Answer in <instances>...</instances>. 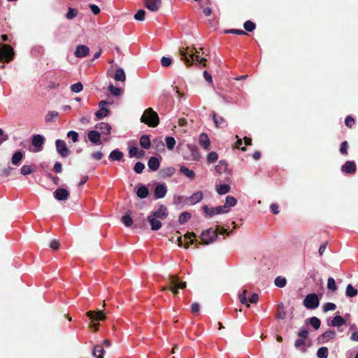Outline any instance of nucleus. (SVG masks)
Returning a JSON list of instances; mask_svg holds the SVG:
<instances>
[{"mask_svg": "<svg viewBox=\"0 0 358 358\" xmlns=\"http://www.w3.org/2000/svg\"><path fill=\"white\" fill-rule=\"evenodd\" d=\"M121 221L126 227H131L134 223V220L131 215V211L127 212L125 215L122 217Z\"/></svg>", "mask_w": 358, "mask_h": 358, "instance_id": "nucleus-26", "label": "nucleus"}, {"mask_svg": "<svg viewBox=\"0 0 358 358\" xmlns=\"http://www.w3.org/2000/svg\"><path fill=\"white\" fill-rule=\"evenodd\" d=\"M335 336L336 331L334 330H328L321 335L320 339H321L322 342H324L334 338Z\"/></svg>", "mask_w": 358, "mask_h": 358, "instance_id": "nucleus-32", "label": "nucleus"}, {"mask_svg": "<svg viewBox=\"0 0 358 358\" xmlns=\"http://www.w3.org/2000/svg\"><path fill=\"white\" fill-rule=\"evenodd\" d=\"M345 324V320L340 315H336L331 320V325L333 327H341Z\"/></svg>", "mask_w": 358, "mask_h": 358, "instance_id": "nucleus-36", "label": "nucleus"}, {"mask_svg": "<svg viewBox=\"0 0 358 358\" xmlns=\"http://www.w3.org/2000/svg\"><path fill=\"white\" fill-rule=\"evenodd\" d=\"M218 159V155L215 152H211L207 155V162L208 164L215 163Z\"/></svg>", "mask_w": 358, "mask_h": 358, "instance_id": "nucleus-50", "label": "nucleus"}, {"mask_svg": "<svg viewBox=\"0 0 358 358\" xmlns=\"http://www.w3.org/2000/svg\"><path fill=\"white\" fill-rule=\"evenodd\" d=\"M203 198V194L201 191H198L194 193L192 196L186 199V203L188 205H194L201 201Z\"/></svg>", "mask_w": 358, "mask_h": 358, "instance_id": "nucleus-12", "label": "nucleus"}, {"mask_svg": "<svg viewBox=\"0 0 358 358\" xmlns=\"http://www.w3.org/2000/svg\"><path fill=\"white\" fill-rule=\"evenodd\" d=\"M358 291L352 285L349 284L346 287V295L348 297H354L357 295Z\"/></svg>", "mask_w": 358, "mask_h": 358, "instance_id": "nucleus-40", "label": "nucleus"}, {"mask_svg": "<svg viewBox=\"0 0 358 358\" xmlns=\"http://www.w3.org/2000/svg\"><path fill=\"white\" fill-rule=\"evenodd\" d=\"M86 315L91 320V322L89 324V327L93 329L94 331H97L99 330V323H93L94 321H104L106 319V317L103 312L101 310H94V311H87L86 313Z\"/></svg>", "mask_w": 358, "mask_h": 358, "instance_id": "nucleus-3", "label": "nucleus"}, {"mask_svg": "<svg viewBox=\"0 0 358 358\" xmlns=\"http://www.w3.org/2000/svg\"><path fill=\"white\" fill-rule=\"evenodd\" d=\"M145 169V164L141 162H138L135 164L134 171L136 173H141Z\"/></svg>", "mask_w": 358, "mask_h": 358, "instance_id": "nucleus-56", "label": "nucleus"}, {"mask_svg": "<svg viewBox=\"0 0 358 358\" xmlns=\"http://www.w3.org/2000/svg\"><path fill=\"white\" fill-rule=\"evenodd\" d=\"M123 152L119 150L118 149H115L113 150L109 155V159L113 161H121L123 158Z\"/></svg>", "mask_w": 358, "mask_h": 358, "instance_id": "nucleus-25", "label": "nucleus"}, {"mask_svg": "<svg viewBox=\"0 0 358 358\" xmlns=\"http://www.w3.org/2000/svg\"><path fill=\"white\" fill-rule=\"evenodd\" d=\"M188 147L190 150L192 159L195 161H199L200 159V153L199 149L194 145H189Z\"/></svg>", "mask_w": 358, "mask_h": 358, "instance_id": "nucleus-37", "label": "nucleus"}, {"mask_svg": "<svg viewBox=\"0 0 358 358\" xmlns=\"http://www.w3.org/2000/svg\"><path fill=\"white\" fill-rule=\"evenodd\" d=\"M306 343L305 340L302 338H298L295 341L294 346L298 349H301L303 351H305L304 347H305Z\"/></svg>", "mask_w": 358, "mask_h": 358, "instance_id": "nucleus-59", "label": "nucleus"}, {"mask_svg": "<svg viewBox=\"0 0 358 358\" xmlns=\"http://www.w3.org/2000/svg\"><path fill=\"white\" fill-rule=\"evenodd\" d=\"M191 217V214L188 212H183L179 216L178 222L180 224H183L187 222Z\"/></svg>", "mask_w": 358, "mask_h": 358, "instance_id": "nucleus-46", "label": "nucleus"}, {"mask_svg": "<svg viewBox=\"0 0 358 358\" xmlns=\"http://www.w3.org/2000/svg\"><path fill=\"white\" fill-rule=\"evenodd\" d=\"M327 288L329 290L335 292L338 289V287L336 285V282L333 278H329L327 280Z\"/></svg>", "mask_w": 358, "mask_h": 358, "instance_id": "nucleus-54", "label": "nucleus"}, {"mask_svg": "<svg viewBox=\"0 0 358 358\" xmlns=\"http://www.w3.org/2000/svg\"><path fill=\"white\" fill-rule=\"evenodd\" d=\"M202 210L207 217H210L215 215L226 213L229 211V208L227 206L208 208V206L205 205L202 206Z\"/></svg>", "mask_w": 358, "mask_h": 358, "instance_id": "nucleus-6", "label": "nucleus"}, {"mask_svg": "<svg viewBox=\"0 0 358 358\" xmlns=\"http://www.w3.org/2000/svg\"><path fill=\"white\" fill-rule=\"evenodd\" d=\"M219 229V226L216 227V229H213L210 228L202 231L200 238L201 241L199 243V244H205L208 245L213 242H214L217 238V230Z\"/></svg>", "mask_w": 358, "mask_h": 358, "instance_id": "nucleus-5", "label": "nucleus"}, {"mask_svg": "<svg viewBox=\"0 0 358 358\" xmlns=\"http://www.w3.org/2000/svg\"><path fill=\"white\" fill-rule=\"evenodd\" d=\"M200 145L205 150H210V141L206 134L202 133L199 138Z\"/></svg>", "mask_w": 358, "mask_h": 358, "instance_id": "nucleus-17", "label": "nucleus"}, {"mask_svg": "<svg viewBox=\"0 0 358 358\" xmlns=\"http://www.w3.org/2000/svg\"><path fill=\"white\" fill-rule=\"evenodd\" d=\"M180 171L181 173H182L185 176H186L187 178H189L191 180H194L195 178V173L189 169L185 166H181L180 168Z\"/></svg>", "mask_w": 358, "mask_h": 358, "instance_id": "nucleus-33", "label": "nucleus"}, {"mask_svg": "<svg viewBox=\"0 0 358 358\" xmlns=\"http://www.w3.org/2000/svg\"><path fill=\"white\" fill-rule=\"evenodd\" d=\"M180 278L177 275H170L167 278L169 285H175L179 289H185L187 286L186 282H180Z\"/></svg>", "mask_w": 358, "mask_h": 358, "instance_id": "nucleus-10", "label": "nucleus"}, {"mask_svg": "<svg viewBox=\"0 0 358 358\" xmlns=\"http://www.w3.org/2000/svg\"><path fill=\"white\" fill-rule=\"evenodd\" d=\"M178 287H177L175 285H169L168 284V286H166V287H163L162 288V292H164V291H166V290H169L172 292V294L173 295H177L178 294Z\"/></svg>", "mask_w": 358, "mask_h": 358, "instance_id": "nucleus-53", "label": "nucleus"}, {"mask_svg": "<svg viewBox=\"0 0 358 358\" xmlns=\"http://www.w3.org/2000/svg\"><path fill=\"white\" fill-rule=\"evenodd\" d=\"M88 138L90 142L94 144L100 143L101 136L100 133L97 131L92 130L88 132Z\"/></svg>", "mask_w": 358, "mask_h": 358, "instance_id": "nucleus-20", "label": "nucleus"}, {"mask_svg": "<svg viewBox=\"0 0 358 358\" xmlns=\"http://www.w3.org/2000/svg\"><path fill=\"white\" fill-rule=\"evenodd\" d=\"M226 34H235L237 35H247L248 34L242 29H230L224 31Z\"/></svg>", "mask_w": 358, "mask_h": 358, "instance_id": "nucleus-57", "label": "nucleus"}, {"mask_svg": "<svg viewBox=\"0 0 358 358\" xmlns=\"http://www.w3.org/2000/svg\"><path fill=\"white\" fill-rule=\"evenodd\" d=\"M243 27L247 31L251 32L256 28V24L251 20H247L244 22Z\"/></svg>", "mask_w": 358, "mask_h": 358, "instance_id": "nucleus-47", "label": "nucleus"}, {"mask_svg": "<svg viewBox=\"0 0 358 358\" xmlns=\"http://www.w3.org/2000/svg\"><path fill=\"white\" fill-rule=\"evenodd\" d=\"M114 79L116 81L124 82L126 80V75L124 70L122 68H119L116 70Z\"/></svg>", "mask_w": 358, "mask_h": 358, "instance_id": "nucleus-30", "label": "nucleus"}, {"mask_svg": "<svg viewBox=\"0 0 358 358\" xmlns=\"http://www.w3.org/2000/svg\"><path fill=\"white\" fill-rule=\"evenodd\" d=\"M83 89V84L80 82L75 83L71 86V91L76 93L81 92Z\"/></svg>", "mask_w": 358, "mask_h": 358, "instance_id": "nucleus-60", "label": "nucleus"}, {"mask_svg": "<svg viewBox=\"0 0 358 358\" xmlns=\"http://www.w3.org/2000/svg\"><path fill=\"white\" fill-rule=\"evenodd\" d=\"M108 90H109L110 94L115 96H120L122 92V90L121 88L114 87L113 85H110L108 87Z\"/></svg>", "mask_w": 358, "mask_h": 358, "instance_id": "nucleus-51", "label": "nucleus"}, {"mask_svg": "<svg viewBox=\"0 0 358 358\" xmlns=\"http://www.w3.org/2000/svg\"><path fill=\"white\" fill-rule=\"evenodd\" d=\"M113 103L112 101H110L109 100L107 101H101L99 102V106L100 108L96 112H109V109L105 107V106L111 105Z\"/></svg>", "mask_w": 358, "mask_h": 358, "instance_id": "nucleus-44", "label": "nucleus"}, {"mask_svg": "<svg viewBox=\"0 0 358 358\" xmlns=\"http://www.w3.org/2000/svg\"><path fill=\"white\" fill-rule=\"evenodd\" d=\"M336 306L334 303H327L323 306V310L324 312H327L329 310H334L336 309Z\"/></svg>", "mask_w": 358, "mask_h": 358, "instance_id": "nucleus-63", "label": "nucleus"}, {"mask_svg": "<svg viewBox=\"0 0 358 358\" xmlns=\"http://www.w3.org/2000/svg\"><path fill=\"white\" fill-rule=\"evenodd\" d=\"M230 186L227 184L220 185L216 189L219 194H225L230 191Z\"/></svg>", "mask_w": 358, "mask_h": 358, "instance_id": "nucleus-39", "label": "nucleus"}, {"mask_svg": "<svg viewBox=\"0 0 358 358\" xmlns=\"http://www.w3.org/2000/svg\"><path fill=\"white\" fill-rule=\"evenodd\" d=\"M67 136L71 138L73 143H76L78 141V134L74 131H70L67 134Z\"/></svg>", "mask_w": 358, "mask_h": 358, "instance_id": "nucleus-62", "label": "nucleus"}, {"mask_svg": "<svg viewBox=\"0 0 358 358\" xmlns=\"http://www.w3.org/2000/svg\"><path fill=\"white\" fill-rule=\"evenodd\" d=\"M104 350L101 345H96L92 352L96 358H103Z\"/></svg>", "mask_w": 358, "mask_h": 358, "instance_id": "nucleus-29", "label": "nucleus"}, {"mask_svg": "<svg viewBox=\"0 0 358 358\" xmlns=\"http://www.w3.org/2000/svg\"><path fill=\"white\" fill-rule=\"evenodd\" d=\"M45 138L42 135L36 134L33 136L31 143L36 148H41L44 143Z\"/></svg>", "mask_w": 358, "mask_h": 358, "instance_id": "nucleus-22", "label": "nucleus"}, {"mask_svg": "<svg viewBox=\"0 0 358 358\" xmlns=\"http://www.w3.org/2000/svg\"><path fill=\"white\" fill-rule=\"evenodd\" d=\"M175 173H176V169H175L174 167H172V166L167 167V168H165V169H162L160 171V173L162 175V177L164 178L171 177Z\"/></svg>", "mask_w": 358, "mask_h": 358, "instance_id": "nucleus-28", "label": "nucleus"}, {"mask_svg": "<svg viewBox=\"0 0 358 358\" xmlns=\"http://www.w3.org/2000/svg\"><path fill=\"white\" fill-rule=\"evenodd\" d=\"M236 203H237V200L234 196H227L226 197L224 206H227L228 208L232 207V206H234L236 204Z\"/></svg>", "mask_w": 358, "mask_h": 358, "instance_id": "nucleus-52", "label": "nucleus"}, {"mask_svg": "<svg viewBox=\"0 0 358 358\" xmlns=\"http://www.w3.org/2000/svg\"><path fill=\"white\" fill-rule=\"evenodd\" d=\"M303 303L308 309H315L318 307L320 300L316 294H309L303 299Z\"/></svg>", "mask_w": 358, "mask_h": 358, "instance_id": "nucleus-8", "label": "nucleus"}, {"mask_svg": "<svg viewBox=\"0 0 358 358\" xmlns=\"http://www.w3.org/2000/svg\"><path fill=\"white\" fill-rule=\"evenodd\" d=\"M348 144L346 141H343L340 148V152L342 155H348Z\"/></svg>", "mask_w": 358, "mask_h": 358, "instance_id": "nucleus-64", "label": "nucleus"}, {"mask_svg": "<svg viewBox=\"0 0 358 358\" xmlns=\"http://www.w3.org/2000/svg\"><path fill=\"white\" fill-rule=\"evenodd\" d=\"M310 324L315 329H318L320 327L321 322L319 318L313 316L310 318Z\"/></svg>", "mask_w": 358, "mask_h": 358, "instance_id": "nucleus-48", "label": "nucleus"}, {"mask_svg": "<svg viewBox=\"0 0 358 358\" xmlns=\"http://www.w3.org/2000/svg\"><path fill=\"white\" fill-rule=\"evenodd\" d=\"M15 51L8 44L0 43V62L9 63L15 58Z\"/></svg>", "mask_w": 358, "mask_h": 358, "instance_id": "nucleus-4", "label": "nucleus"}, {"mask_svg": "<svg viewBox=\"0 0 358 358\" xmlns=\"http://www.w3.org/2000/svg\"><path fill=\"white\" fill-rule=\"evenodd\" d=\"M140 145L144 149H149L150 148V139L148 135H143L140 138Z\"/></svg>", "mask_w": 358, "mask_h": 358, "instance_id": "nucleus-31", "label": "nucleus"}, {"mask_svg": "<svg viewBox=\"0 0 358 358\" xmlns=\"http://www.w3.org/2000/svg\"><path fill=\"white\" fill-rule=\"evenodd\" d=\"M148 194V188L144 185H141L137 190V196L141 199L146 198Z\"/></svg>", "mask_w": 358, "mask_h": 358, "instance_id": "nucleus-35", "label": "nucleus"}, {"mask_svg": "<svg viewBox=\"0 0 358 358\" xmlns=\"http://www.w3.org/2000/svg\"><path fill=\"white\" fill-rule=\"evenodd\" d=\"M215 171L218 173H224L227 169V164L224 160H220L215 166Z\"/></svg>", "mask_w": 358, "mask_h": 358, "instance_id": "nucleus-34", "label": "nucleus"}, {"mask_svg": "<svg viewBox=\"0 0 358 358\" xmlns=\"http://www.w3.org/2000/svg\"><path fill=\"white\" fill-rule=\"evenodd\" d=\"M212 118L216 127L223 128L227 126L226 120L217 113H213Z\"/></svg>", "mask_w": 358, "mask_h": 358, "instance_id": "nucleus-19", "label": "nucleus"}, {"mask_svg": "<svg viewBox=\"0 0 358 358\" xmlns=\"http://www.w3.org/2000/svg\"><path fill=\"white\" fill-rule=\"evenodd\" d=\"M55 145L57 151L62 157H66L69 155L70 151L65 141L58 139L56 141Z\"/></svg>", "mask_w": 358, "mask_h": 358, "instance_id": "nucleus-9", "label": "nucleus"}, {"mask_svg": "<svg viewBox=\"0 0 358 358\" xmlns=\"http://www.w3.org/2000/svg\"><path fill=\"white\" fill-rule=\"evenodd\" d=\"M141 122L151 127H157L159 123L157 113H143Z\"/></svg>", "mask_w": 358, "mask_h": 358, "instance_id": "nucleus-7", "label": "nucleus"}, {"mask_svg": "<svg viewBox=\"0 0 358 358\" xmlns=\"http://www.w3.org/2000/svg\"><path fill=\"white\" fill-rule=\"evenodd\" d=\"M172 63V60L170 57H163L161 59V64L163 67H168Z\"/></svg>", "mask_w": 358, "mask_h": 358, "instance_id": "nucleus-61", "label": "nucleus"}, {"mask_svg": "<svg viewBox=\"0 0 358 358\" xmlns=\"http://www.w3.org/2000/svg\"><path fill=\"white\" fill-rule=\"evenodd\" d=\"M161 4V0H145V7L152 12L157 11L160 8Z\"/></svg>", "mask_w": 358, "mask_h": 358, "instance_id": "nucleus-14", "label": "nucleus"}, {"mask_svg": "<svg viewBox=\"0 0 358 358\" xmlns=\"http://www.w3.org/2000/svg\"><path fill=\"white\" fill-rule=\"evenodd\" d=\"M95 128L99 130L103 134H110L111 131V127L107 122H100L96 124Z\"/></svg>", "mask_w": 358, "mask_h": 358, "instance_id": "nucleus-18", "label": "nucleus"}, {"mask_svg": "<svg viewBox=\"0 0 358 358\" xmlns=\"http://www.w3.org/2000/svg\"><path fill=\"white\" fill-rule=\"evenodd\" d=\"M274 283H275V286H277V287H278L280 288H282V287H285L286 283H287V280L284 277L278 276L275 279Z\"/></svg>", "mask_w": 358, "mask_h": 358, "instance_id": "nucleus-42", "label": "nucleus"}, {"mask_svg": "<svg viewBox=\"0 0 358 358\" xmlns=\"http://www.w3.org/2000/svg\"><path fill=\"white\" fill-rule=\"evenodd\" d=\"M160 163L159 159L155 157H151L148 162V166L149 169L152 171H157L159 167Z\"/></svg>", "mask_w": 358, "mask_h": 358, "instance_id": "nucleus-23", "label": "nucleus"}, {"mask_svg": "<svg viewBox=\"0 0 358 358\" xmlns=\"http://www.w3.org/2000/svg\"><path fill=\"white\" fill-rule=\"evenodd\" d=\"M23 156V153L21 151H16L11 158L12 164L15 166H19Z\"/></svg>", "mask_w": 358, "mask_h": 358, "instance_id": "nucleus-27", "label": "nucleus"}, {"mask_svg": "<svg viewBox=\"0 0 358 358\" xmlns=\"http://www.w3.org/2000/svg\"><path fill=\"white\" fill-rule=\"evenodd\" d=\"M53 194L55 198L58 201H66L70 195L69 192L64 188L57 189Z\"/></svg>", "mask_w": 358, "mask_h": 358, "instance_id": "nucleus-11", "label": "nucleus"}, {"mask_svg": "<svg viewBox=\"0 0 358 358\" xmlns=\"http://www.w3.org/2000/svg\"><path fill=\"white\" fill-rule=\"evenodd\" d=\"M179 53L181 59L184 61L187 66H192L194 62H198L203 63V66H206V59L205 58H201L199 60V56L196 55L198 52L194 47L180 48Z\"/></svg>", "mask_w": 358, "mask_h": 358, "instance_id": "nucleus-2", "label": "nucleus"}, {"mask_svg": "<svg viewBox=\"0 0 358 358\" xmlns=\"http://www.w3.org/2000/svg\"><path fill=\"white\" fill-rule=\"evenodd\" d=\"M145 11L143 9H140L134 15L135 20L138 21H143L145 19Z\"/></svg>", "mask_w": 358, "mask_h": 358, "instance_id": "nucleus-58", "label": "nucleus"}, {"mask_svg": "<svg viewBox=\"0 0 358 358\" xmlns=\"http://www.w3.org/2000/svg\"><path fill=\"white\" fill-rule=\"evenodd\" d=\"M286 316V312L285 311V308L282 303H280L278 306V309L276 312V317L280 320L285 319Z\"/></svg>", "mask_w": 358, "mask_h": 358, "instance_id": "nucleus-38", "label": "nucleus"}, {"mask_svg": "<svg viewBox=\"0 0 358 358\" xmlns=\"http://www.w3.org/2000/svg\"><path fill=\"white\" fill-rule=\"evenodd\" d=\"M166 147L169 150H171L174 148L176 141L175 138L172 136H167L165 138Z\"/></svg>", "mask_w": 358, "mask_h": 358, "instance_id": "nucleus-45", "label": "nucleus"}, {"mask_svg": "<svg viewBox=\"0 0 358 358\" xmlns=\"http://www.w3.org/2000/svg\"><path fill=\"white\" fill-rule=\"evenodd\" d=\"M34 172L35 169L32 168V166L24 165L20 169V173L24 176H27Z\"/></svg>", "mask_w": 358, "mask_h": 358, "instance_id": "nucleus-43", "label": "nucleus"}, {"mask_svg": "<svg viewBox=\"0 0 358 358\" xmlns=\"http://www.w3.org/2000/svg\"><path fill=\"white\" fill-rule=\"evenodd\" d=\"M196 236L194 232H187V234H185V236H184L185 240L190 239L189 241H187L184 244L185 248H188L189 246V244H194V243H196L197 241V240L195 239Z\"/></svg>", "mask_w": 358, "mask_h": 358, "instance_id": "nucleus-24", "label": "nucleus"}, {"mask_svg": "<svg viewBox=\"0 0 358 358\" xmlns=\"http://www.w3.org/2000/svg\"><path fill=\"white\" fill-rule=\"evenodd\" d=\"M90 54V48L85 45H79L76 47L74 55L78 58L85 57Z\"/></svg>", "mask_w": 358, "mask_h": 358, "instance_id": "nucleus-13", "label": "nucleus"}, {"mask_svg": "<svg viewBox=\"0 0 358 358\" xmlns=\"http://www.w3.org/2000/svg\"><path fill=\"white\" fill-rule=\"evenodd\" d=\"M248 291L244 289L241 294H239L238 298L241 303L247 305V307H249L250 305L248 303V298H247Z\"/></svg>", "mask_w": 358, "mask_h": 358, "instance_id": "nucleus-49", "label": "nucleus"}, {"mask_svg": "<svg viewBox=\"0 0 358 358\" xmlns=\"http://www.w3.org/2000/svg\"><path fill=\"white\" fill-rule=\"evenodd\" d=\"M168 215V210L164 205H160L157 210L152 212L147 219L150 224L151 229L157 231L161 229L162 224L160 220L166 219Z\"/></svg>", "mask_w": 358, "mask_h": 358, "instance_id": "nucleus-1", "label": "nucleus"}, {"mask_svg": "<svg viewBox=\"0 0 358 358\" xmlns=\"http://www.w3.org/2000/svg\"><path fill=\"white\" fill-rule=\"evenodd\" d=\"M145 154V152L142 150H139L138 147L133 146L130 147L129 150V155L130 157H136L138 159L142 158Z\"/></svg>", "mask_w": 358, "mask_h": 358, "instance_id": "nucleus-21", "label": "nucleus"}, {"mask_svg": "<svg viewBox=\"0 0 358 358\" xmlns=\"http://www.w3.org/2000/svg\"><path fill=\"white\" fill-rule=\"evenodd\" d=\"M329 350L327 347H321L317 350V356L318 358H327Z\"/></svg>", "mask_w": 358, "mask_h": 358, "instance_id": "nucleus-41", "label": "nucleus"}, {"mask_svg": "<svg viewBox=\"0 0 358 358\" xmlns=\"http://www.w3.org/2000/svg\"><path fill=\"white\" fill-rule=\"evenodd\" d=\"M78 10L69 8L67 13L66 14V17L69 20L73 19L78 15Z\"/></svg>", "mask_w": 358, "mask_h": 358, "instance_id": "nucleus-55", "label": "nucleus"}, {"mask_svg": "<svg viewBox=\"0 0 358 358\" xmlns=\"http://www.w3.org/2000/svg\"><path fill=\"white\" fill-rule=\"evenodd\" d=\"M343 172L348 174L355 173L357 170L356 164L354 162L347 161L341 167Z\"/></svg>", "mask_w": 358, "mask_h": 358, "instance_id": "nucleus-15", "label": "nucleus"}, {"mask_svg": "<svg viewBox=\"0 0 358 358\" xmlns=\"http://www.w3.org/2000/svg\"><path fill=\"white\" fill-rule=\"evenodd\" d=\"M167 192V189L165 185H157L155 188V196L157 199H162L165 196Z\"/></svg>", "mask_w": 358, "mask_h": 358, "instance_id": "nucleus-16", "label": "nucleus"}]
</instances>
